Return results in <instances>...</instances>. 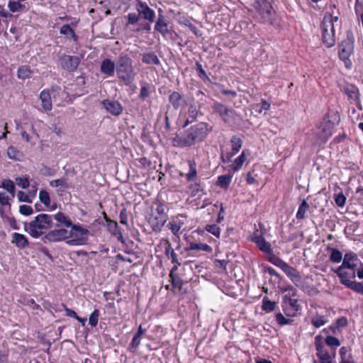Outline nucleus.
<instances>
[{"label":"nucleus","instance_id":"56","mask_svg":"<svg viewBox=\"0 0 363 363\" xmlns=\"http://www.w3.org/2000/svg\"><path fill=\"white\" fill-rule=\"evenodd\" d=\"M196 70H197L198 76L203 80H208L209 81L210 80L209 77L206 74L205 70L203 69L201 64L199 63V62H197L196 63Z\"/></svg>","mask_w":363,"mask_h":363},{"label":"nucleus","instance_id":"31","mask_svg":"<svg viewBox=\"0 0 363 363\" xmlns=\"http://www.w3.org/2000/svg\"><path fill=\"white\" fill-rule=\"evenodd\" d=\"M232 180V176L230 174H225L219 176L217 181V184L220 186L221 188H223L225 189H227L229 187V185Z\"/></svg>","mask_w":363,"mask_h":363},{"label":"nucleus","instance_id":"21","mask_svg":"<svg viewBox=\"0 0 363 363\" xmlns=\"http://www.w3.org/2000/svg\"><path fill=\"white\" fill-rule=\"evenodd\" d=\"M116 69V64L110 59H105L101 63L100 70L106 76H113Z\"/></svg>","mask_w":363,"mask_h":363},{"label":"nucleus","instance_id":"39","mask_svg":"<svg viewBox=\"0 0 363 363\" xmlns=\"http://www.w3.org/2000/svg\"><path fill=\"white\" fill-rule=\"evenodd\" d=\"M276 303L271 301L267 297H264L262 299V309L267 312H272L275 309Z\"/></svg>","mask_w":363,"mask_h":363},{"label":"nucleus","instance_id":"28","mask_svg":"<svg viewBox=\"0 0 363 363\" xmlns=\"http://www.w3.org/2000/svg\"><path fill=\"white\" fill-rule=\"evenodd\" d=\"M189 171L186 173V179L188 182H193L197 176L196 164L195 162L189 160Z\"/></svg>","mask_w":363,"mask_h":363},{"label":"nucleus","instance_id":"33","mask_svg":"<svg viewBox=\"0 0 363 363\" xmlns=\"http://www.w3.org/2000/svg\"><path fill=\"white\" fill-rule=\"evenodd\" d=\"M271 256L267 258V260L275 265L276 267L280 268L283 270V269L286 267L287 263H286L284 260H282L279 257H277L273 253L270 255Z\"/></svg>","mask_w":363,"mask_h":363},{"label":"nucleus","instance_id":"2","mask_svg":"<svg viewBox=\"0 0 363 363\" xmlns=\"http://www.w3.org/2000/svg\"><path fill=\"white\" fill-rule=\"evenodd\" d=\"M116 68L118 77L126 86H129L133 83L135 79V73L132 65V60L128 55L119 56L116 64Z\"/></svg>","mask_w":363,"mask_h":363},{"label":"nucleus","instance_id":"59","mask_svg":"<svg viewBox=\"0 0 363 363\" xmlns=\"http://www.w3.org/2000/svg\"><path fill=\"white\" fill-rule=\"evenodd\" d=\"M19 212L24 216H30L33 213L32 206L28 205H21L19 207Z\"/></svg>","mask_w":363,"mask_h":363},{"label":"nucleus","instance_id":"36","mask_svg":"<svg viewBox=\"0 0 363 363\" xmlns=\"http://www.w3.org/2000/svg\"><path fill=\"white\" fill-rule=\"evenodd\" d=\"M182 96L179 93L174 91L169 95V100L170 104L174 106L175 109H177L180 106V100Z\"/></svg>","mask_w":363,"mask_h":363},{"label":"nucleus","instance_id":"13","mask_svg":"<svg viewBox=\"0 0 363 363\" xmlns=\"http://www.w3.org/2000/svg\"><path fill=\"white\" fill-rule=\"evenodd\" d=\"M101 104L106 111L113 116H119L123 111L122 104L116 100L104 99Z\"/></svg>","mask_w":363,"mask_h":363},{"label":"nucleus","instance_id":"51","mask_svg":"<svg viewBox=\"0 0 363 363\" xmlns=\"http://www.w3.org/2000/svg\"><path fill=\"white\" fill-rule=\"evenodd\" d=\"M275 318L280 326L291 324L292 322V320L289 318H286L281 313H277L275 315Z\"/></svg>","mask_w":363,"mask_h":363},{"label":"nucleus","instance_id":"9","mask_svg":"<svg viewBox=\"0 0 363 363\" xmlns=\"http://www.w3.org/2000/svg\"><path fill=\"white\" fill-rule=\"evenodd\" d=\"M169 258L171 259L172 262L176 264L172 267L169 274L172 284L171 285H167L166 288L167 289L174 291L175 293L177 291L179 292L182 291V280L178 275L174 274V272L178 269V267L180 266V263L178 262L177 255L173 250L171 251Z\"/></svg>","mask_w":363,"mask_h":363},{"label":"nucleus","instance_id":"34","mask_svg":"<svg viewBox=\"0 0 363 363\" xmlns=\"http://www.w3.org/2000/svg\"><path fill=\"white\" fill-rule=\"evenodd\" d=\"M232 151L234 155L238 153L242 147V140L236 135H233L230 140Z\"/></svg>","mask_w":363,"mask_h":363},{"label":"nucleus","instance_id":"26","mask_svg":"<svg viewBox=\"0 0 363 363\" xmlns=\"http://www.w3.org/2000/svg\"><path fill=\"white\" fill-rule=\"evenodd\" d=\"M142 62L146 65L160 64V60L154 52H146L143 55Z\"/></svg>","mask_w":363,"mask_h":363},{"label":"nucleus","instance_id":"30","mask_svg":"<svg viewBox=\"0 0 363 363\" xmlns=\"http://www.w3.org/2000/svg\"><path fill=\"white\" fill-rule=\"evenodd\" d=\"M328 250L331 252L330 260L334 263H339L342 259V253L337 249L328 247Z\"/></svg>","mask_w":363,"mask_h":363},{"label":"nucleus","instance_id":"3","mask_svg":"<svg viewBox=\"0 0 363 363\" xmlns=\"http://www.w3.org/2000/svg\"><path fill=\"white\" fill-rule=\"evenodd\" d=\"M210 130L205 123H199L187 129L183 135V145L189 146L202 141Z\"/></svg>","mask_w":363,"mask_h":363},{"label":"nucleus","instance_id":"38","mask_svg":"<svg viewBox=\"0 0 363 363\" xmlns=\"http://www.w3.org/2000/svg\"><path fill=\"white\" fill-rule=\"evenodd\" d=\"M31 71L28 66H21L18 69V77L26 79L30 77Z\"/></svg>","mask_w":363,"mask_h":363},{"label":"nucleus","instance_id":"24","mask_svg":"<svg viewBox=\"0 0 363 363\" xmlns=\"http://www.w3.org/2000/svg\"><path fill=\"white\" fill-rule=\"evenodd\" d=\"M52 219H55L65 228H72V226L74 225L69 218L62 212H58L55 215H53Z\"/></svg>","mask_w":363,"mask_h":363},{"label":"nucleus","instance_id":"61","mask_svg":"<svg viewBox=\"0 0 363 363\" xmlns=\"http://www.w3.org/2000/svg\"><path fill=\"white\" fill-rule=\"evenodd\" d=\"M17 197L19 201L31 203L32 200L29 195L22 191H19L17 193Z\"/></svg>","mask_w":363,"mask_h":363},{"label":"nucleus","instance_id":"17","mask_svg":"<svg viewBox=\"0 0 363 363\" xmlns=\"http://www.w3.org/2000/svg\"><path fill=\"white\" fill-rule=\"evenodd\" d=\"M282 307L286 315H291L290 313H287V311H289V308L293 311L292 315H294L299 309V305L298 304L297 299L291 298V295L284 296Z\"/></svg>","mask_w":363,"mask_h":363},{"label":"nucleus","instance_id":"40","mask_svg":"<svg viewBox=\"0 0 363 363\" xmlns=\"http://www.w3.org/2000/svg\"><path fill=\"white\" fill-rule=\"evenodd\" d=\"M141 339V337L135 335L130 345H128V350L133 353H135L140 344Z\"/></svg>","mask_w":363,"mask_h":363},{"label":"nucleus","instance_id":"58","mask_svg":"<svg viewBox=\"0 0 363 363\" xmlns=\"http://www.w3.org/2000/svg\"><path fill=\"white\" fill-rule=\"evenodd\" d=\"M104 216H105L106 222H108V225L109 230H111L113 234L116 235L117 234L116 231H117V230L118 228V223L114 221V220H111V219L108 218L106 217V214H104Z\"/></svg>","mask_w":363,"mask_h":363},{"label":"nucleus","instance_id":"60","mask_svg":"<svg viewBox=\"0 0 363 363\" xmlns=\"http://www.w3.org/2000/svg\"><path fill=\"white\" fill-rule=\"evenodd\" d=\"M283 271L290 279L298 273V272L295 268L289 266L288 264L283 269Z\"/></svg>","mask_w":363,"mask_h":363},{"label":"nucleus","instance_id":"27","mask_svg":"<svg viewBox=\"0 0 363 363\" xmlns=\"http://www.w3.org/2000/svg\"><path fill=\"white\" fill-rule=\"evenodd\" d=\"M155 30L163 35L168 33L167 23L164 16L160 14L155 24Z\"/></svg>","mask_w":363,"mask_h":363},{"label":"nucleus","instance_id":"37","mask_svg":"<svg viewBox=\"0 0 363 363\" xmlns=\"http://www.w3.org/2000/svg\"><path fill=\"white\" fill-rule=\"evenodd\" d=\"M50 185L52 187H62L63 189H69V185L67 182V179L65 177L60 179L52 180L50 182Z\"/></svg>","mask_w":363,"mask_h":363},{"label":"nucleus","instance_id":"6","mask_svg":"<svg viewBox=\"0 0 363 363\" xmlns=\"http://www.w3.org/2000/svg\"><path fill=\"white\" fill-rule=\"evenodd\" d=\"M354 51V40L352 36L347 35L339 45V57L345 62L347 67L350 68L352 63L350 57Z\"/></svg>","mask_w":363,"mask_h":363},{"label":"nucleus","instance_id":"11","mask_svg":"<svg viewBox=\"0 0 363 363\" xmlns=\"http://www.w3.org/2000/svg\"><path fill=\"white\" fill-rule=\"evenodd\" d=\"M80 57L76 55L62 54L59 57L60 67L68 72H74L76 71L80 64Z\"/></svg>","mask_w":363,"mask_h":363},{"label":"nucleus","instance_id":"1","mask_svg":"<svg viewBox=\"0 0 363 363\" xmlns=\"http://www.w3.org/2000/svg\"><path fill=\"white\" fill-rule=\"evenodd\" d=\"M52 227V216L45 213L38 214L29 223H25L24 229L33 238H40Z\"/></svg>","mask_w":363,"mask_h":363},{"label":"nucleus","instance_id":"12","mask_svg":"<svg viewBox=\"0 0 363 363\" xmlns=\"http://www.w3.org/2000/svg\"><path fill=\"white\" fill-rule=\"evenodd\" d=\"M69 239L68 230L64 228H57L50 230L42 238L44 242L46 241L51 242H57Z\"/></svg>","mask_w":363,"mask_h":363},{"label":"nucleus","instance_id":"25","mask_svg":"<svg viewBox=\"0 0 363 363\" xmlns=\"http://www.w3.org/2000/svg\"><path fill=\"white\" fill-rule=\"evenodd\" d=\"M60 33L67 36L69 39H72L74 42L78 41V36L75 34L74 30L68 24H64L60 27Z\"/></svg>","mask_w":363,"mask_h":363},{"label":"nucleus","instance_id":"5","mask_svg":"<svg viewBox=\"0 0 363 363\" xmlns=\"http://www.w3.org/2000/svg\"><path fill=\"white\" fill-rule=\"evenodd\" d=\"M89 234V230L74 224L71 230L68 231L69 238L73 239L67 240L66 243L71 246L83 245L86 242Z\"/></svg>","mask_w":363,"mask_h":363},{"label":"nucleus","instance_id":"54","mask_svg":"<svg viewBox=\"0 0 363 363\" xmlns=\"http://www.w3.org/2000/svg\"><path fill=\"white\" fill-rule=\"evenodd\" d=\"M16 184L23 189H27L29 186L28 178L26 177H19L16 179Z\"/></svg>","mask_w":363,"mask_h":363},{"label":"nucleus","instance_id":"29","mask_svg":"<svg viewBox=\"0 0 363 363\" xmlns=\"http://www.w3.org/2000/svg\"><path fill=\"white\" fill-rule=\"evenodd\" d=\"M324 119H326V122L333 125L334 127L337 125L340 121V117L338 113L335 111L328 112Z\"/></svg>","mask_w":363,"mask_h":363},{"label":"nucleus","instance_id":"62","mask_svg":"<svg viewBox=\"0 0 363 363\" xmlns=\"http://www.w3.org/2000/svg\"><path fill=\"white\" fill-rule=\"evenodd\" d=\"M140 19V15L139 13L137 14L135 13H130L128 15V25L131 24H135L138 23V21Z\"/></svg>","mask_w":363,"mask_h":363},{"label":"nucleus","instance_id":"15","mask_svg":"<svg viewBox=\"0 0 363 363\" xmlns=\"http://www.w3.org/2000/svg\"><path fill=\"white\" fill-rule=\"evenodd\" d=\"M251 240L256 244L261 252L265 254L272 255L273 250L272 245L265 240L262 235H259L257 230L252 235Z\"/></svg>","mask_w":363,"mask_h":363},{"label":"nucleus","instance_id":"20","mask_svg":"<svg viewBox=\"0 0 363 363\" xmlns=\"http://www.w3.org/2000/svg\"><path fill=\"white\" fill-rule=\"evenodd\" d=\"M140 91L138 97L142 101H145L155 91V86L146 82H140Z\"/></svg>","mask_w":363,"mask_h":363},{"label":"nucleus","instance_id":"23","mask_svg":"<svg viewBox=\"0 0 363 363\" xmlns=\"http://www.w3.org/2000/svg\"><path fill=\"white\" fill-rule=\"evenodd\" d=\"M333 125L326 122V119L320 123L319 128L321 130V138L326 141L333 133Z\"/></svg>","mask_w":363,"mask_h":363},{"label":"nucleus","instance_id":"8","mask_svg":"<svg viewBox=\"0 0 363 363\" xmlns=\"http://www.w3.org/2000/svg\"><path fill=\"white\" fill-rule=\"evenodd\" d=\"M343 270L344 269H340V271H337V268L332 269V271L339 277L340 281L342 284L353 290L356 293L363 295V284L354 281H350V278H351V275H350L347 272Z\"/></svg>","mask_w":363,"mask_h":363},{"label":"nucleus","instance_id":"48","mask_svg":"<svg viewBox=\"0 0 363 363\" xmlns=\"http://www.w3.org/2000/svg\"><path fill=\"white\" fill-rule=\"evenodd\" d=\"M9 10L12 12H17L24 9V5L21 4L18 1H10L8 4Z\"/></svg>","mask_w":363,"mask_h":363},{"label":"nucleus","instance_id":"49","mask_svg":"<svg viewBox=\"0 0 363 363\" xmlns=\"http://www.w3.org/2000/svg\"><path fill=\"white\" fill-rule=\"evenodd\" d=\"M245 161V155L244 152H242V154L235 160L233 169L235 171L239 170L242 167Z\"/></svg>","mask_w":363,"mask_h":363},{"label":"nucleus","instance_id":"44","mask_svg":"<svg viewBox=\"0 0 363 363\" xmlns=\"http://www.w3.org/2000/svg\"><path fill=\"white\" fill-rule=\"evenodd\" d=\"M40 201L46 206L50 203V198L48 192L46 190L42 189L39 192Z\"/></svg>","mask_w":363,"mask_h":363},{"label":"nucleus","instance_id":"53","mask_svg":"<svg viewBox=\"0 0 363 363\" xmlns=\"http://www.w3.org/2000/svg\"><path fill=\"white\" fill-rule=\"evenodd\" d=\"M334 200L335 201V203L340 206V207H342L345 206V201H346V197L345 196L342 194V192H340V193H338V194H335L334 196Z\"/></svg>","mask_w":363,"mask_h":363},{"label":"nucleus","instance_id":"7","mask_svg":"<svg viewBox=\"0 0 363 363\" xmlns=\"http://www.w3.org/2000/svg\"><path fill=\"white\" fill-rule=\"evenodd\" d=\"M256 4L262 21L267 24H273L274 11L270 2L267 0H257Z\"/></svg>","mask_w":363,"mask_h":363},{"label":"nucleus","instance_id":"43","mask_svg":"<svg viewBox=\"0 0 363 363\" xmlns=\"http://www.w3.org/2000/svg\"><path fill=\"white\" fill-rule=\"evenodd\" d=\"M7 155L10 159L18 160L21 153L16 147L13 146H10L8 147Z\"/></svg>","mask_w":363,"mask_h":363},{"label":"nucleus","instance_id":"14","mask_svg":"<svg viewBox=\"0 0 363 363\" xmlns=\"http://www.w3.org/2000/svg\"><path fill=\"white\" fill-rule=\"evenodd\" d=\"M359 262L358 256L354 252H349L345 253L341 265L337 267V271L340 269H352L355 270L357 267V263Z\"/></svg>","mask_w":363,"mask_h":363},{"label":"nucleus","instance_id":"18","mask_svg":"<svg viewBox=\"0 0 363 363\" xmlns=\"http://www.w3.org/2000/svg\"><path fill=\"white\" fill-rule=\"evenodd\" d=\"M213 111L218 113L225 123L228 122V118L232 117L233 110L227 108L221 103L216 102L213 106Z\"/></svg>","mask_w":363,"mask_h":363},{"label":"nucleus","instance_id":"50","mask_svg":"<svg viewBox=\"0 0 363 363\" xmlns=\"http://www.w3.org/2000/svg\"><path fill=\"white\" fill-rule=\"evenodd\" d=\"M183 26L190 30L194 35H201V32L198 28L193 25L189 20L183 21Z\"/></svg>","mask_w":363,"mask_h":363},{"label":"nucleus","instance_id":"64","mask_svg":"<svg viewBox=\"0 0 363 363\" xmlns=\"http://www.w3.org/2000/svg\"><path fill=\"white\" fill-rule=\"evenodd\" d=\"M347 353V347H342L340 349V354L341 357V361L340 363H350V362L348 359H347V358H346Z\"/></svg>","mask_w":363,"mask_h":363},{"label":"nucleus","instance_id":"32","mask_svg":"<svg viewBox=\"0 0 363 363\" xmlns=\"http://www.w3.org/2000/svg\"><path fill=\"white\" fill-rule=\"evenodd\" d=\"M309 208V205L307 201L303 199L300 204L296 217L298 220H302L306 217V213Z\"/></svg>","mask_w":363,"mask_h":363},{"label":"nucleus","instance_id":"45","mask_svg":"<svg viewBox=\"0 0 363 363\" xmlns=\"http://www.w3.org/2000/svg\"><path fill=\"white\" fill-rule=\"evenodd\" d=\"M205 229L207 232L213 234L216 237H217V238L220 237V228L216 224L207 225L205 227Z\"/></svg>","mask_w":363,"mask_h":363},{"label":"nucleus","instance_id":"63","mask_svg":"<svg viewBox=\"0 0 363 363\" xmlns=\"http://www.w3.org/2000/svg\"><path fill=\"white\" fill-rule=\"evenodd\" d=\"M11 196L6 195L5 193H0V203L2 206H11L9 201L12 199Z\"/></svg>","mask_w":363,"mask_h":363},{"label":"nucleus","instance_id":"10","mask_svg":"<svg viewBox=\"0 0 363 363\" xmlns=\"http://www.w3.org/2000/svg\"><path fill=\"white\" fill-rule=\"evenodd\" d=\"M54 98V101H56V96H65L67 95L65 91L62 90L60 88H57L55 89H52L51 93L48 90H43L40 92V99L41 101V105L43 109L45 111H49L52 110V96Z\"/></svg>","mask_w":363,"mask_h":363},{"label":"nucleus","instance_id":"52","mask_svg":"<svg viewBox=\"0 0 363 363\" xmlns=\"http://www.w3.org/2000/svg\"><path fill=\"white\" fill-rule=\"evenodd\" d=\"M327 320L323 316L317 315L313 317L311 320V323L315 328H320V326L324 325L326 323Z\"/></svg>","mask_w":363,"mask_h":363},{"label":"nucleus","instance_id":"4","mask_svg":"<svg viewBox=\"0 0 363 363\" xmlns=\"http://www.w3.org/2000/svg\"><path fill=\"white\" fill-rule=\"evenodd\" d=\"M322 41L327 48H332L335 44V28L333 25V16H325L321 23Z\"/></svg>","mask_w":363,"mask_h":363},{"label":"nucleus","instance_id":"47","mask_svg":"<svg viewBox=\"0 0 363 363\" xmlns=\"http://www.w3.org/2000/svg\"><path fill=\"white\" fill-rule=\"evenodd\" d=\"M320 363H332L331 357L327 351L317 352Z\"/></svg>","mask_w":363,"mask_h":363},{"label":"nucleus","instance_id":"22","mask_svg":"<svg viewBox=\"0 0 363 363\" xmlns=\"http://www.w3.org/2000/svg\"><path fill=\"white\" fill-rule=\"evenodd\" d=\"M12 243L20 248H25L29 244L28 238L24 235L18 233H14L12 235Z\"/></svg>","mask_w":363,"mask_h":363},{"label":"nucleus","instance_id":"55","mask_svg":"<svg viewBox=\"0 0 363 363\" xmlns=\"http://www.w3.org/2000/svg\"><path fill=\"white\" fill-rule=\"evenodd\" d=\"M269 108L270 104L267 102L265 100H262L260 104H256L255 111L259 113H262L263 111H267Z\"/></svg>","mask_w":363,"mask_h":363},{"label":"nucleus","instance_id":"57","mask_svg":"<svg viewBox=\"0 0 363 363\" xmlns=\"http://www.w3.org/2000/svg\"><path fill=\"white\" fill-rule=\"evenodd\" d=\"M323 337L321 335H318L315 337V346L317 352H324L323 350Z\"/></svg>","mask_w":363,"mask_h":363},{"label":"nucleus","instance_id":"19","mask_svg":"<svg viewBox=\"0 0 363 363\" xmlns=\"http://www.w3.org/2000/svg\"><path fill=\"white\" fill-rule=\"evenodd\" d=\"M167 220V216L151 215L148 222L154 231H160Z\"/></svg>","mask_w":363,"mask_h":363},{"label":"nucleus","instance_id":"46","mask_svg":"<svg viewBox=\"0 0 363 363\" xmlns=\"http://www.w3.org/2000/svg\"><path fill=\"white\" fill-rule=\"evenodd\" d=\"M100 313L98 309H95L90 315L89 318V323L91 327H95L99 321Z\"/></svg>","mask_w":363,"mask_h":363},{"label":"nucleus","instance_id":"42","mask_svg":"<svg viewBox=\"0 0 363 363\" xmlns=\"http://www.w3.org/2000/svg\"><path fill=\"white\" fill-rule=\"evenodd\" d=\"M191 250H203L205 252H211L212 248L207 244L203 243H191L190 245Z\"/></svg>","mask_w":363,"mask_h":363},{"label":"nucleus","instance_id":"41","mask_svg":"<svg viewBox=\"0 0 363 363\" xmlns=\"http://www.w3.org/2000/svg\"><path fill=\"white\" fill-rule=\"evenodd\" d=\"M325 341L326 345L332 348H337L340 345V340L337 337L331 335H328Z\"/></svg>","mask_w":363,"mask_h":363},{"label":"nucleus","instance_id":"16","mask_svg":"<svg viewBox=\"0 0 363 363\" xmlns=\"http://www.w3.org/2000/svg\"><path fill=\"white\" fill-rule=\"evenodd\" d=\"M136 10L140 16H142L144 19L147 20L149 22H153L155 21V13L146 3L138 1Z\"/></svg>","mask_w":363,"mask_h":363},{"label":"nucleus","instance_id":"35","mask_svg":"<svg viewBox=\"0 0 363 363\" xmlns=\"http://www.w3.org/2000/svg\"><path fill=\"white\" fill-rule=\"evenodd\" d=\"M1 187L7 190V191L11 194V198L15 197V185L11 180L4 179L2 181Z\"/></svg>","mask_w":363,"mask_h":363}]
</instances>
